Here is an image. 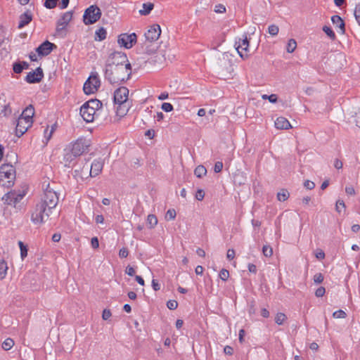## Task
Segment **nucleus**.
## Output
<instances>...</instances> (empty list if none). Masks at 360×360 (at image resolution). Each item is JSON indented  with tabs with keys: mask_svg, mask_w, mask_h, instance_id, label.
Wrapping results in <instances>:
<instances>
[{
	"mask_svg": "<svg viewBox=\"0 0 360 360\" xmlns=\"http://www.w3.org/2000/svg\"><path fill=\"white\" fill-rule=\"evenodd\" d=\"M121 60L116 61L117 65L105 64V79L111 84H120L129 79L131 73H127L123 64L127 62V56H122Z\"/></svg>",
	"mask_w": 360,
	"mask_h": 360,
	"instance_id": "obj_1",
	"label": "nucleus"
},
{
	"mask_svg": "<svg viewBox=\"0 0 360 360\" xmlns=\"http://www.w3.org/2000/svg\"><path fill=\"white\" fill-rule=\"evenodd\" d=\"M16 177V171L11 164H4L0 167V184L8 188L13 186Z\"/></svg>",
	"mask_w": 360,
	"mask_h": 360,
	"instance_id": "obj_2",
	"label": "nucleus"
},
{
	"mask_svg": "<svg viewBox=\"0 0 360 360\" xmlns=\"http://www.w3.org/2000/svg\"><path fill=\"white\" fill-rule=\"evenodd\" d=\"M40 202L48 207L49 212H51V210L56 207L58 202V195L56 191L50 188L49 184L44 189V197Z\"/></svg>",
	"mask_w": 360,
	"mask_h": 360,
	"instance_id": "obj_3",
	"label": "nucleus"
},
{
	"mask_svg": "<svg viewBox=\"0 0 360 360\" xmlns=\"http://www.w3.org/2000/svg\"><path fill=\"white\" fill-rule=\"evenodd\" d=\"M101 9L96 5H91L85 10L83 22L86 25H92L101 18Z\"/></svg>",
	"mask_w": 360,
	"mask_h": 360,
	"instance_id": "obj_4",
	"label": "nucleus"
},
{
	"mask_svg": "<svg viewBox=\"0 0 360 360\" xmlns=\"http://www.w3.org/2000/svg\"><path fill=\"white\" fill-rule=\"evenodd\" d=\"M50 213L51 212L48 211V207L39 202L31 214V221L35 224H42L44 221V217L49 218Z\"/></svg>",
	"mask_w": 360,
	"mask_h": 360,
	"instance_id": "obj_5",
	"label": "nucleus"
},
{
	"mask_svg": "<svg viewBox=\"0 0 360 360\" xmlns=\"http://www.w3.org/2000/svg\"><path fill=\"white\" fill-rule=\"evenodd\" d=\"M27 193V188L22 191L12 190L6 193L2 200L8 205L16 207L17 204L25 197Z\"/></svg>",
	"mask_w": 360,
	"mask_h": 360,
	"instance_id": "obj_6",
	"label": "nucleus"
},
{
	"mask_svg": "<svg viewBox=\"0 0 360 360\" xmlns=\"http://www.w3.org/2000/svg\"><path fill=\"white\" fill-rule=\"evenodd\" d=\"M101 81L97 75H91L85 82L83 90L85 94L90 95L95 93L100 87Z\"/></svg>",
	"mask_w": 360,
	"mask_h": 360,
	"instance_id": "obj_7",
	"label": "nucleus"
},
{
	"mask_svg": "<svg viewBox=\"0 0 360 360\" xmlns=\"http://www.w3.org/2000/svg\"><path fill=\"white\" fill-rule=\"evenodd\" d=\"M137 41V36L135 33H123L118 36L117 43L125 49H131Z\"/></svg>",
	"mask_w": 360,
	"mask_h": 360,
	"instance_id": "obj_8",
	"label": "nucleus"
},
{
	"mask_svg": "<svg viewBox=\"0 0 360 360\" xmlns=\"http://www.w3.org/2000/svg\"><path fill=\"white\" fill-rule=\"evenodd\" d=\"M249 39L246 34L243 35V38H239L238 41H236L235 46L239 56L243 58H246L248 56L249 52Z\"/></svg>",
	"mask_w": 360,
	"mask_h": 360,
	"instance_id": "obj_9",
	"label": "nucleus"
},
{
	"mask_svg": "<svg viewBox=\"0 0 360 360\" xmlns=\"http://www.w3.org/2000/svg\"><path fill=\"white\" fill-rule=\"evenodd\" d=\"M88 147L89 143H87V141L84 138H79L74 143H71L68 148L79 157L88 148Z\"/></svg>",
	"mask_w": 360,
	"mask_h": 360,
	"instance_id": "obj_10",
	"label": "nucleus"
},
{
	"mask_svg": "<svg viewBox=\"0 0 360 360\" xmlns=\"http://www.w3.org/2000/svg\"><path fill=\"white\" fill-rule=\"evenodd\" d=\"M129 95V89L125 86H120L117 88L113 96V101L115 104L124 105L127 103Z\"/></svg>",
	"mask_w": 360,
	"mask_h": 360,
	"instance_id": "obj_11",
	"label": "nucleus"
},
{
	"mask_svg": "<svg viewBox=\"0 0 360 360\" xmlns=\"http://www.w3.org/2000/svg\"><path fill=\"white\" fill-rule=\"evenodd\" d=\"M81 165H83L82 167L79 162L77 163V168L75 169V175L82 179H86L89 177H92V173L88 164V160H85V162L83 163V162H82Z\"/></svg>",
	"mask_w": 360,
	"mask_h": 360,
	"instance_id": "obj_12",
	"label": "nucleus"
},
{
	"mask_svg": "<svg viewBox=\"0 0 360 360\" xmlns=\"http://www.w3.org/2000/svg\"><path fill=\"white\" fill-rule=\"evenodd\" d=\"M44 78V72L41 67H38L34 71L30 72L26 75L25 80L29 84L40 82Z\"/></svg>",
	"mask_w": 360,
	"mask_h": 360,
	"instance_id": "obj_13",
	"label": "nucleus"
},
{
	"mask_svg": "<svg viewBox=\"0 0 360 360\" xmlns=\"http://www.w3.org/2000/svg\"><path fill=\"white\" fill-rule=\"evenodd\" d=\"M56 48L57 46L55 44L51 43L48 40H46L36 49V52L38 53L39 56H46L49 55L51 52Z\"/></svg>",
	"mask_w": 360,
	"mask_h": 360,
	"instance_id": "obj_14",
	"label": "nucleus"
},
{
	"mask_svg": "<svg viewBox=\"0 0 360 360\" xmlns=\"http://www.w3.org/2000/svg\"><path fill=\"white\" fill-rule=\"evenodd\" d=\"M160 34V26L158 24H154L150 27L147 32L145 33L144 36L146 41L153 42L159 39Z\"/></svg>",
	"mask_w": 360,
	"mask_h": 360,
	"instance_id": "obj_15",
	"label": "nucleus"
},
{
	"mask_svg": "<svg viewBox=\"0 0 360 360\" xmlns=\"http://www.w3.org/2000/svg\"><path fill=\"white\" fill-rule=\"evenodd\" d=\"M80 115L86 122H92L96 111L89 108V103H84L80 108Z\"/></svg>",
	"mask_w": 360,
	"mask_h": 360,
	"instance_id": "obj_16",
	"label": "nucleus"
},
{
	"mask_svg": "<svg viewBox=\"0 0 360 360\" xmlns=\"http://www.w3.org/2000/svg\"><path fill=\"white\" fill-rule=\"evenodd\" d=\"M72 18V12L68 11L64 13L62 16L57 21L56 32L58 33L61 32L64 30L69 22Z\"/></svg>",
	"mask_w": 360,
	"mask_h": 360,
	"instance_id": "obj_17",
	"label": "nucleus"
},
{
	"mask_svg": "<svg viewBox=\"0 0 360 360\" xmlns=\"http://www.w3.org/2000/svg\"><path fill=\"white\" fill-rule=\"evenodd\" d=\"M16 122L15 135L18 137L22 136L32 124V123H27V121L23 117H18Z\"/></svg>",
	"mask_w": 360,
	"mask_h": 360,
	"instance_id": "obj_18",
	"label": "nucleus"
},
{
	"mask_svg": "<svg viewBox=\"0 0 360 360\" xmlns=\"http://www.w3.org/2000/svg\"><path fill=\"white\" fill-rule=\"evenodd\" d=\"M103 165V160L101 158L93 161V162L89 165L92 173V177L98 176L102 172Z\"/></svg>",
	"mask_w": 360,
	"mask_h": 360,
	"instance_id": "obj_19",
	"label": "nucleus"
},
{
	"mask_svg": "<svg viewBox=\"0 0 360 360\" xmlns=\"http://www.w3.org/2000/svg\"><path fill=\"white\" fill-rule=\"evenodd\" d=\"M34 115V108L32 105H29L21 113L19 117H23L27 121V123H33V116Z\"/></svg>",
	"mask_w": 360,
	"mask_h": 360,
	"instance_id": "obj_20",
	"label": "nucleus"
},
{
	"mask_svg": "<svg viewBox=\"0 0 360 360\" xmlns=\"http://www.w3.org/2000/svg\"><path fill=\"white\" fill-rule=\"evenodd\" d=\"M18 28L22 29L32 20V15L30 11H27L20 15Z\"/></svg>",
	"mask_w": 360,
	"mask_h": 360,
	"instance_id": "obj_21",
	"label": "nucleus"
},
{
	"mask_svg": "<svg viewBox=\"0 0 360 360\" xmlns=\"http://www.w3.org/2000/svg\"><path fill=\"white\" fill-rule=\"evenodd\" d=\"M331 21L336 27L340 29V34L345 33V23L343 19L338 15H335L331 17Z\"/></svg>",
	"mask_w": 360,
	"mask_h": 360,
	"instance_id": "obj_22",
	"label": "nucleus"
},
{
	"mask_svg": "<svg viewBox=\"0 0 360 360\" xmlns=\"http://www.w3.org/2000/svg\"><path fill=\"white\" fill-rule=\"evenodd\" d=\"M122 56H127L126 53L120 51H114L109 55L106 64L117 65L116 61L121 60Z\"/></svg>",
	"mask_w": 360,
	"mask_h": 360,
	"instance_id": "obj_23",
	"label": "nucleus"
},
{
	"mask_svg": "<svg viewBox=\"0 0 360 360\" xmlns=\"http://www.w3.org/2000/svg\"><path fill=\"white\" fill-rule=\"evenodd\" d=\"M275 127L279 129H288L292 127L289 121L283 117H279L276 119Z\"/></svg>",
	"mask_w": 360,
	"mask_h": 360,
	"instance_id": "obj_24",
	"label": "nucleus"
},
{
	"mask_svg": "<svg viewBox=\"0 0 360 360\" xmlns=\"http://www.w3.org/2000/svg\"><path fill=\"white\" fill-rule=\"evenodd\" d=\"M77 156L72 153L70 148L65 149V154L63 160L65 162V166L70 167V164L76 158Z\"/></svg>",
	"mask_w": 360,
	"mask_h": 360,
	"instance_id": "obj_25",
	"label": "nucleus"
},
{
	"mask_svg": "<svg viewBox=\"0 0 360 360\" xmlns=\"http://www.w3.org/2000/svg\"><path fill=\"white\" fill-rule=\"evenodd\" d=\"M107 32L105 29L103 27L98 29L95 32V40L96 41H103L106 38Z\"/></svg>",
	"mask_w": 360,
	"mask_h": 360,
	"instance_id": "obj_26",
	"label": "nucleus"
},
{
	"mask_svg": "<svg viewBox=\"0 0 360 360\" xmlns=\"http://www.w3.org/2000/svg\"><path fill=\"white\" fill-rule=\"evenodd\" d=\"M84 103H89V108L94 110L95 111L101 108L103 105L102 102L98 99H91Z\"/></svg>",
	"mask_w": 360,
	"mask_h": 360,
	"instance_id": "obj_27",
	"label": "nucleus"
},
{
	"mask_svg": "<svg viewBox=\"0 0 360 360\" xmlns=\"http://www.w3.org/2000/svg\"><path fill=\"white\" fill-rule=\"evenodd\" d=\"M143 9L139 11V13L142 15H148L154 8V4L152 3H144L143 4Z\"/></svg>",
	"mask_w": 360,
	"mask_h": 360,
	"instance_id": "obj_28",
	"label": "nucleus"
},
{
	"mask_svg": "<svg viewBox=\"0 0 360 360\" xmlns=\"http://www.w3.org/2000/svg\"><path fill=\"white\" fill-rule=\"evenodd\" d=\"M7 263L4 260H0V280L4 279L7 274Z\"/></svg>",
	"mask_w": 360,
	"mask_h": 360,
	"instance_id": "obj_29",
	"label": "nucleus"
},
{
	"mask_svg": "<svg viewBox=\"0 0 360 360\" xmlns=\"http://www.w3.org/2000/svg\"><path fill=\"white\" fill-rule=\"evenodd\" d=\"M207 173V169L203 165H198L194 170V174L198 178H202Z\"/></svg>",
	"mask_w": 360,
	"mask_h": 360,
	"instance_id": "obj_30",
	"label": "nucleus"
},
{
	"mask_svg": "<svg viewBox=\"0 0 360 360\" xmlns=\"http://www.w3.org/2000/svg\"><path fill=\"white\" fill-rule=\"evenodd\" d=\"M322 30L331 40H335L336 35L330 27L324 25L322 28Z\"/></svg>",
	"mask_w": 360,
	"mask_h": 360,
	"instance_id": "obj_31",
	"label": "nucleus"
},
{
	"mask_svg": "<svg viewBox=\"0 0 360 360\" xmlns=\"http://www.w3.org/2000/svg\"><path fill=\"white\" fill-rule=\"evenodd\" d=\"M289 196L290 193L286 189H281L277 193V199L281 202L285 201L289 198Z\"/></svg>",
	"mask_w": 360,
	"mask_h": 360,
	"instance_id": "obj_32",
	"label": "nucleus"
},
{
	"mask_svg": "<svg viewBox=\"0 0 360 360\" xmlns=\"http://www.w3.org/2000/svg\"><path fill=\"white\" fill-rule=\"evenodd\" d=\"M18 245L20 250V257L22 259H24L27 256L28 248L22 241H18Z\"/></svg>",
	"mask_w": 360,
	"mask_h": 360,
	"instance_id": "obj_33",
	"label": "nucleus"
},
{
	"mask_svg": "<svg viewBox=\"0 0 360 360\" xmlns=\"http://www.w3.org/2000/svg\"><path fill=\"white\" fill-rule=\"evenodd\" d=\"M13 345H14L13 340L8 338H6L2 343V348L4 350L8 351V350L11 349Z\"/></svg>",
	"mask_w": 360,
	"mask_h": 360,
	"instance_id": "obj_34",
	"label": "nucleus"
},
{
	"mask_svg": "<svg viewBox=\"0 0 360 360\" xmlns=\"http://www.w3.org/2000/svg\"><path fill=\"white\" fill-rule=\"evenodd\" d=\"M147 223L150 229L154 228L158 224V219L154 214H149L147 218Z\"/></svg>",
	"mask_w": 360,
	"mask_h": 360,
	"instance_id": "obj_35",
	"label": "nucleus"
},
{
	"mask_svg": "<svg viewBox=\"0 0 360 360\" xmlns=\"http://www.w3.org/2000/svg\"><path fill=\"white\" fill-rule=\"evenodd\" d=\"M297 47V42L295 39H290L287 44L286 51L288 53H292Z\"/></svg>",
	"mask_w": 360,
	"mask_h": 360,
	"instance_id": "obj_36",
	"label": "nucleus"
},
{
	"mask_svg": "<svg viewBox=\"0 0 360 360\" xmlns=\"http://www.w3.org/2000/svg\"><path fill=\"white\" fill-rule=\"evenodd\" d=\"M56 124H54L51 127V129L49 131V135H46V133L49 131V126H47L46 128L44 129V138L46 139V143H47V142L51 139L52 134L56 129Z\"/></svg>",
	"mask_w": 360,
	"mask_h": 360,
	"instance_id": "obj_37",
	"label": "nucleus"
},
{
	"mask_svg": "<svg viewBox=\"0 0 360 360\" xmlns=\"http://www.w3.org/2000/svg\"><path fill=\"white\" fill-rule=\"evenodd\" d=\"M287 319V316L283 313H278L275 317V322L278 325H282L284 321Z\"/></svg>",
	"mask_w": 360,
	"mask_h": 360,
	"instance_id": "obj_38",
	"label": "nucleus"
},
{
	"mask_svg": "<svg viewBox=\"0 0 360 360\" xmlns=\"http://www.w3.org/2000/svg\"><path fill=\"white\" fill-rule=\"evenodd\" d=\"M128 111V105L127 103L124 105H119L117 109V113L121 116H123L127 114Z\"/></svg>",
	"mask_w": 360,
	"mask_h": 360,
	"instance_id": "obj_39",
	"label": "nucleus"
},
{
	"mask_svg": "<svg viewBox=\"0 0 360 360\" xmlns=\"http://www.w3.org/2000/svg\"><path fill=\"white\" fill-rule=\"evenodd\" d=\"M13 70L16 74H20L23 71L20 61H16L13 64Z\"/></svg>",
	"mask_w": 360,
	"mask_h": 360,
	"instance_id": "obj_40",
	"label": "nucleus"
},
{
	"mask_svg": "<svg viewBox=\"0 0 360 360\" xmlns=\"http://www.w3.org/2000/svg\"><path fill=\"white\" fill-rule=\"evenodd\" d=\"M58 0H45L44 3V6L49 9L54 8Z\"/></svg>",
	"mask_w": 360,
	"mask_h": 360,
	"instance_id": "obj_41",
	"label": "nucleus"
},
{
	"mask_svg": "<svg viewBox=\"0 0 360 360\" xmlns=\"http://www.w3.org/2000/svg\"><path fill=\"white\" fill-rule=\"evenodd\" d=\"M262 98L264 99V100H266L268 99L269 101L271 103H275L277 102V100H278V96L276 94H271V95H266V94H264L262 96Z\"/></svg>",
	"mask_w": 360,
	"mask_h": 360,
	"instance_id": "obj_42",
	"label": "nucleus"
},
{
	"mask_svg": "<svg viewBox=\"0 0 360 360\" xmlns=\"http://www.w3.org/2000/svg\"><path fill=\"white\" fill-rule=\"evenodd\" d=\"M278 31H279V28L277 25H271L269 26L268 27V32L269 33V34H271V36H276L278 34Z\"/></svg>",
	"mask_w": 360,
	"mask_h": 360,
	"instance_id": "obj_43",
	"label": "nucleus"
},
{
	"mask_svg": "<svg viewBox=\"0 0 360 360\" xmlns=\"http://www.w3.org/2000/svg\"><path fill=\"white\" fill-rule=\"evenodd\" d=\"M176 211L174 209H169L167 211L165 218L167 220H172L174 219L176 217Z\"/></svg>",
	"mask_w": 360,
	"mask_h": 360,
	"instance_id": "obj_44",
	"label": "nucleus"
},
{
	"mask_svg": "<svg viewBox=\"0 0 360 360\" xmlns=\"http://www.w3.org/2000/svg\"><path fill=\"white\" fill-rule=\"evenodd\" d=\"M333 316L335 319H344L347 316V314L342 309H339L333 312Z\"/></svg>",
	"mask_w": 360,
	"mask_h": 360,
	"instance_id": "obj_45",
	"label": "nucleus"
},
{
	"mask_svg": "<svg viewBox=\"0 0 360 360\" xmlns=\"http://www.w3.org/2000/svg\"><path fill=\"white\" fill-rule=\"evenodd\" d=\"M219 278L224 281H226L229 277V272L225 269H222L219 274Z\"/></svg>",
	"mask_w": 360,
	"mask_h": 360,
	"instance_id": "obj_46",
	"label": "nucleus"
},
{
	"mask_svg": "<svg viewBox=\"0 0 360 360\" xmlns=\"http://www.w3.org/2000/svg\"><path fill=\"white\" fill-rule=\"evenodd\" d=\"M262 252L265 257H271L273 254L272 248L269 245H264Z\"/></svg>",
	"mask_w": 360,
	"mask_h": 360,
	"instance_id": "obj_47",
	"label": "nucleus"
},
{
	"mask_svg": "<svg viewBox=\"0 0 360 360\" xmlns=\"http://www.w3.org/2000/svg\"><path fill=\"white\" fill-rule=\"evenodd\" d=\"M161 108L166 112H169L174 110V107L170 103H163L161 105Z\"/></svg>",
	"mask_w": 360,
	"mask_h": 360,
	"instance_id": "obj_48",
	"label": "nucleus"
},
{
	"mask_svg": "<svg viewBox=\"0 0 360 360\" xmlns=\"http://www.w3.org/2000/svg\"><path fill=\"white\" fill-rule=\"evenodd\" d=\"M323 278L321 273H317L314 276V282L317 284L321 283L323 281Z\"/></svg>",
	"mask_w": 360,
	"mask_h": 360,
	"instance_id": "obj_49",
	"label": "nucleus"
},
{
	"mask_svg": "<svg viewBox=\"0 0 360 360\" xmlns=\"http://www.w3.org/2000/svg\"><path fill=\"white\" fill-rule=\"evenodd\" d=\"M167 307L170 310H174L178 307V302L176 300H169L167 302Z\"/></svg>",
	"mask_w": 360,
	"mask_h": 360,
	"instance_id": "obj_50",
	"label": "nucleus"
},
{
	"mask_svg": "<svg viewBox=\"0 0 360 360\" xmlns=\"http://www.w3.org/2000/svg\"><path fill=\"white\" fill-rule=\"evenodd\" d=\"M12 112L11 108L9 104L5 105L4 106V109L1 110V114L4 115V116H8Z\"/></svg>",
	"mask_w": 360,
	"mask_h": 360,
	"instance_id": "obj_51",
	"label": "nucleus"
},
{
	"mask_svg": "<svg viewBox=\"0 0 360 360\" xmlns=\"http://www.w3.org/2000/svg\"><path fill=\"white\" fill-rule=\"evenodd\" d=\"M354 16L358 24L360 25V4H358L355 7Z\"/></svg>",
	"mask_w": 360,
	"mask_h": 360,
	"instance_id": "obj_52",
	"label": "nucleus"
},
{
	"mask_svg": "<svg viewBox=\"0 0 360 360\" xmlns=\"http://www.w3.org/2000/svg\"><path fill=\"white\" fill-rule=\"evenodd\" d=\"M205 197V191L202 189H198L195 193V198L198 200H202Z\"/></svg>",
	"mask_w": 360,
	"mask_h": 360,
	"instance_id": "obj_53",
	"label": "nucleus"
},
{
	"mask_svg": "<svg viewBox=\"0 0 360 360\" xmlns=\"http://www.w3.org/2000/svg\"><path fill=\"white\" fill-rule=\"evenodd\" d=\"M326 292V289L324 287H319L316 289V292H315V295L317 297H321L324 295Z\"/></svg>",
	"mask_w": 360,
	"mask_h": 360,
	"instance_id": "obj_54",
	"label": "nucleus"
},
{
	"mask_svg": "<svg viewBox=\"0 0 360 360\" xmlns=\"http://www.w3.org/2000/svg\"><path fill=\"white\" fill-rule=\"evenodd\" d=\"M223 169L222 162L217 161L214 164V171L215 173H219Z\"/></svg>",
	"mask_w": 360,
	"mask_h": 360,
	"instance_id": "obj_55",
	"label": "nucleus"
},
{
	"mask_svg": "<svg viewBox=\"0 0 360 360\" xmlns=\"http://www.w3.org/2000/svg\"><path fill=\"white\" fill-rule=\"evenodd\" d=\"M129 255V251L127 248H122L119 251V257L120 258H126Z\"/></svg>",
	"mask_w": 360,
	"mask_h": 360,
	"instance_id": "obj_56",
	"label": "nucleus"
},
{
	"mask_svg": "<svg viewBox=\"0 0 360 360\" xmlns=\"http://www.w3.org/2000/svg\"><path fill=\"white\" fill-rule=\"evenodd\" d=\"M214 11L218 13H221L226 11V8L223 4H218L215 6Z\"/></svg>",
	"mask_w": 360,
	"mask_h": 360,
	"instance_id": "obj_57",
	"label": "nucleus"
},
{
	"mask_svg": "<svg viewBox=\"0 0 360 360\" xmlns=\"http://www.w3.org/2000/svg\"><path fill=\"white\" fill-rule=\"evenodd\" d=\"M304 186L309 190H311L315 187V184L313 181L307 180L304 183Z\"/></svg>",
	"mask_w": 360,
	"mask_h": 360,
	"instance_id": "obj_58",
	"label": "nucleus"
},
{
	"mask_svg": "<svg viewBox=\"0 0 360 360\" xmlns=\"http://www.w3.org/2000/svg\"><path fill=\"white\" fill-rule=\"evenodd\" d=\"M91 245L94 249H96L99 247V241L97 237H93L91 238Z\"/></svg>",
	"mask_w": 360,
	"mask_h": 360,
	"instance_id": "obj_59",
	"label": "nucleus"
},
{
	"mask_svg": "<svg viewBox=\"0 0 360 360\" xmlns=\"http://www.w3.org/2000/svg\"><path fill=\"white\" fill-rule=\"evenodd\" d=\"M111 311L109 309H105L103 311L102 318L103 320H108L111 316Z\"/></svg>",
	"mask_w": 360,
	"mask_h": 360,
	"instance_id": "obj_60",
	"label": "nucleus"
},
{
	"mask_svg": "<svg viewBox=\"0 0 360 360\" xmlns=\"http://www.w3.org/2000/svg\"><path fill=\"white\" fill-rule=\"evenodd\" d=\"M335 209H336V211L338 212H340V207H343L345 208V204L343 200H338L336 202V206H335Z\"/></svg>",
	"mask_w": 360,
	"mask_h": 360,
	"instance_id": "obj_61",
	"label": "nucleus"
},
{
	"mask_svg": "<svg viewBox=\"0 0 360 360\" xmlns=\"http://www.w3.org/2000/svg\"><path fill=\"white\" fill-rule=\"evenodd\" d=\"M224 352L226 355H232L233 353V349L232 347L226 345L224 348Z\"/></svg>",
	"mask_w": 360,
	"mask_h": 360,
	"instance_id": "obj_62",
	"label": "nucleus"
},
{
	"mask_svg": "<svg viewBox=\"0 0 360 360\" xmlns=\"http://www.w3.org/2000/svg\"><path fill=\"white\" fill-rule=\"evenodd\" d=\"M126 274L130 276H134L135 275V269L134 267L128 266L125 271Z\"/></svg>",
	"mask_w": 360,
	"mask_h": 360,
	"instance_id": "obj_63",
	"label": "nucleus"
},
{
	"mask_svg": "<svg viewBox=\"0 0 360 360\" xmlns=\"http://www.w3.org/2000/svg\"><path fill=\"white\" fill-rule=\"evenodd\" d=\"M152 287L155 291H158L160 289V285L155 279H153L152 281Z\"/></svg>",
	"mask_w": 360,
	"mask_h": 360,
	"instance_id": "obj_64",
	"label": "nucleus"
}]
</instances>
